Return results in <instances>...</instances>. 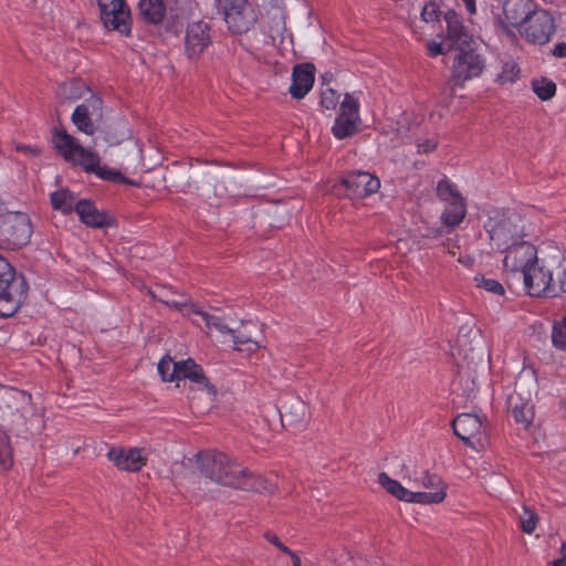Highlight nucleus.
Masks as SVG:
<instances>
[{
    "mask_svg": "<svg viewBox=\"0 0 566 566\" xmlns=\"http://www.w3.org/2000/svg\"><path fill=\"white\" fill-rule=\"evenodd\" d=\"M444 252L452 256H457L460 251V247L457 244V242H453L451 240H448L446 243H443ZM458 261L461 263H464L465 265H470L472 262V259L468 256L467 259H462L461 255H459Z\"/></svg>",
    "mask_w": 566,
    "mask_h": 566,
    "instance_id": "nucleus-51",
    "label": "nucleus"
},
{
    "mask_svg": "<svg viewBox=\"0 0 566 566\" xmlns=\"http://www.w3.org/2000/svg\"><path fill=\"white\" fill-rule=\"evenodd\" d=\"M552 343L557 349L566 350V313L553 325Z\"/></svg>",
    "mask_w": 566,
    "mask_h": 566,
    "instance_id": "nucleus-41",
    "label": "nucleus"
},
{
    "mask_svg": "<svg viewBox=\"0 0 566 566\" xmlns=\"http://www.w3.org/2000/svg\"><path fill=\"white\" fill-rule=\"evenodd\" d=\"M520 74V67L513 60H507L502 63V71L497 75V80L502 84L513 83L517 80Z\"/></svg>",
    "mask_w": 566,
    "mask_h": 566,
    "instance_id": "nucleus-42",
    "label": "nucleus"
},
{
    "mask_svg": "<svg viewBox=\"0 0 566 566\" xmlns=\"http://www.w3.org/2000/svg\"><path fill=\"white\" fill-rule=\"evenodd\" d=\"M562 556L552 563V566H566V542L560 546Z\"/></svg>",
    "mask_w": 566,
    "mask_h": 566,
    "instance_id": "nucleus-58",
    "label": "nucleus"
},
{
    "mask_svg": "<svg viewBox=\"0 0 566 566\" xmlns=\"http://www.w3.org/2000/svg\"><path fill=\"white\" fill-rule=\"evenodd\" d=\"M106 457L119 471L132 473L139 472L147 462L139 448L113 447L108 450Z\"/></svg>",
    "mask_w": 566,
    "mask_h": 566,
    "instance_id": "nucleus-20",
    "label": "nucleus"
},
{
    "mask_svg": "<svg viewBox=\"0 0 566 566\" xmlns=\"http://www.w3.org/2000/svg\"><path fill=\"white\" fill-rule=\"evenodd\" d=\"M165 27L167 31L178 33L192 17V2L187 0H166Z\"/></svg>",
    "mask_w": 566,
    "mask_h": 566,
    "instance_id": "nucleus-25",
    "label": "nucleus"
},
{
    "mask_svg": "<svg viewBox=\"0 0 566 566\" xmlns=\"http://www.w3.org/2000/svg\"><path fill=\"white\" fill-rule=\"evenodd\" d=\"M52 143L66 161L81 166L85 171L92 172L104 180L135 185L134 181L124 177L119 170L102 166L99 156L94 151L85 149L64 128L53 129Z\"/></svg>",
    "mask_w": 566,
    "mask_h": 566,
    "instance_id": "nucleus-2",
    "label": "nucleus"
},
{
    "mask_svg": "<svg viewBox=\"0 0 566 566\" xmlns=\"http://www.w3.org/2000/svg\"><path fill=\"white\" fill-rule=\"evenodd\" d=\"M378 483L392 496L400 501H405L408 503H426L430 501H437L440 496L433 495H421L416 494L413 491L408 490L402 486L400 482L391 479L385 472L379 473Z\"/></svg>",
    "mask_w": 566,
    "mask_h": 566,
    "instance_id": "nucleus-27",
    "label": "nucleus"
},
{
    "mask_svg": "<svg viewBox=\"0 0 566 566\" xmlns=\"http://www.w3.org/2000/svg\"><path fill=\"white\" fill-rule=\"evenodd\" d=\"M211 24L205 20L188 22L185 30V54L197 60L211 45Z\"/></svg>",
    "mask_w": 566,
    "mask_h": 566,
    "instance_id": "nucleus-16",
    "label": "nucleus"
},
{
    "mask_svg": "<svg viewBox=\"0 0 566 566\" xmlns=\"http://www.w3.org/2000/svg\"><path fill=\"white\" fill-rule=\"evenodd\" d=\"M182 389L187 392V397L192 407L197 409H208L212 407L216 397L217 388L210 382L207 376H201L200 380L192 384L184 382Z\"/></svg>",
    "mask_w": 566,
    "mask_h": 566,
    "instance_id": "nucleus-21",
    "label": "nucleus"
},
{
    "mask_svg": "<svg viewBox=\"0 0 566 566\" xmlns=\"http://www.w3.org/2000/svg\"><path fill=\"white\" fill-rule=\"evenodd\" d=\"M286 555H289L291 557L293 566H301L302 565L301 558L294 552H292L291 549H289V553H286Z\"/></svg>",
    "mask_w": 566,
    "mask_h": 566,
    "instance_id": "nucleus-61",
    "label": "nucleus"
},
{
    "mask_svg": "<svg viewBox=\"0 0 566 566\" xmlns=\"http://www.w3.org/2000/svg\"><path fill=\"white\" fill-rule=\"evenodd\" d=\"M524 515L521 517V528L526 534H532L537 524V514L528 509L527 506H523Z\"/></svg>",
    "mask_w": 566,
    "mask_h": 566,
    "instance_id": "nucleus-46",
    "label": "nucleus"
},
{
    "mask_svg": "<svg viewBox=\"0 0 566 566\" xmlns=\"http://www.w3.org/2000/svg\"><path fill=\"white\" fill-rule=\"evenodd\" d=\"M94 94L91 87L82 80H71L61 83L56 91L55 96L60 104H70L77 99L84 98Z\"/></svg>",
    "mask_w": 566,
    "mask_h": 566,
    "instance_id": "nucleus-31",
    "label": "nucleus"
},
{
    "mask_svg": "<svg viewBox=\"0 0 566 566\" xmlns=\"http://www.w3.org/2000/svg\"><path fill=\"white\" fill-rule=\"evenodd\" d=\"M28 283L17 274L10 263L0 255V316L10 317L27 298Z\"/></svg>",
    "mask_w": 566,
    "mask_h": 566,
    "instance_id": "nucleus-5",
    "label": "nucleus"
},
{
    "mask_svg": "<svg viewBox=\"0 0 566 566\" xmlns=\"http://www.w3.org/2000/svg\"><path fill=\"white\" fill-rule=\"evenodd\" d=\"M190 314L199 315L203 319L208 329L214 328L221 334H230L231 332V328L227 326L221 317L201 311L196 304H191L190 310L185 313L186 316H190Z\"/></svg>",
    "mask_w": 566,
    "mask_h": 566,
    "instance_id": "nucleus-37",
    "label": "nucleus"
},
{
    "mask_svg": "<svg viewBox=\"0 0 566 566\" xmlns=\"http://www.w3.org/2000/svg\"><path fill=\"white\" fill-rule=\"evenodd\" d=\"M218 3L232 34L248 33L259 20V13L249 0H218Z\"/></svg>",
    "mask_w": 566,
    "mask_h": 566,
    "instance_id": "nucleus-8",
    "label": "nucleus"
},
{
    "mask_svg": "<svg viewBox=\"0 0 566 566\" xmlns=\"http://www.w3.org/2000/svg\"><path fill=\"white\" fill-rule=\"evenodd\" d=\"M523 280L526 293L531 296L555 295L553 273L538 259L523 271Z\"/></svg>",
    "mask_w": 566,
    "mask_h": 566,
    "instance_id": "nucleus-17",
    "label": "nucleus"
},
{
    "mask_svg": "<svg viewBox=\"0 0 566 566\" xmlns=\"http://www.w3.org/2000/svg\"><path fill=\"white\" fill-rule=\"evenodd\" d=\"M437 196L447 202L441 213V222L451 228L459 226L467 214L465 202L457 187L447 177L438 182Z\"/></svg>",
    "mask_w": 566,
    "mask_h": 566,
    "instance_id": "nucleus-11",
    "label": "nucleus"
},
{
    "mask_svg": "<svg viewBox=\"0 0 566 566\" xmlns=\"http://www.w3.org/2000/svg\"><path fill=\"white\" fill-rule=\"evenodd\" d=\"M32 231L27 213L15 211L0 216V248L17 249L25 245Z\"/></svg>",
    "mask_w": 566,
    "mask_h": 566,
    "instance_id": "nucleus-9",
    "label": "nucleus"
},
{
    "mask_svg": "<svg viewBox=\"0 0 566 566\" xmlns=\"http://www.w3.org/2000/svg\"><path fill=\"white\" fill-rule=\"evenodd\" d=\"M261 29L268 38L265 44L275 46L283 43L286 32L284 0H271L262 7Z\"/></svg>",
    "mask_w": 566,
    "mask_h": 566,
    "instance_id": "nucleus-12",
    "label": "nucleus"
},
{
    "mask_svg": "<svg viewBox=\"0 0 566 566\" xmlns=\"http://www.w3.org/2000/svg\"><path fill=\"white\" fill-rule=\"evenodd\" d=\"M504 268L511 271H524L528 265L536 262L537 249L523 239L504 249Z\"/></svg>",
    "mask_w": 566,
    "mask_h": 566,
    "instance_id": "nucleus-19",
    "label": "nucleus"
},
{
    "mask_svg": "<svg viewBox=\"0 0 566 566\" xmlns=\"http://www.w3.org/2000/svg\"><path fill=\"white\" fill-rule=\"evenodd\" d=\"M535 394V381L532 378L526 379L521 376L515 381L514 390L507 398V405L514 420L525 429L531 426L534 419V406L532 401Z\"/></svg>",
    "mask_w": 566,
    "mask_h": 566,
    "instance_id": "nucleus-10",
    "label": "nucleus"
},
{
    "mask_svg": "<svg viewBox=\"0 0 566 566\" xmlns=\"http://www.w3.org/2000/svg\"><path fill=\"white\" fill-rule=\"evenodd\" d=\"M531 85L533 92L541 101H549L556 94V84L546 77L534 78Z\"/></svg>",
    "mask_w": 566,
    "mask_h": 566,
    "instance_id": "nucleus-39",
    "label": "nucleus"
},
{
    "mask_svg": "<svg viewBox=\"0 0 566 566\" xmlns=\"http://www.w3.org/2000/svg\"><path fill=\"white\" fill-rule=\"evenodd\" d=\"M480 368H481L482 371L485 370V364H484V361L482 359H481Z\"/></svg>",
    "mask_w": 566,
    "mask_h": 566,
    "instance_id": "nucleus-62",
    "label": "nucleus"
},
{
    "mask_svg": "<svg viewBox=\"0 0 566 566\" xmlns=\"http://www.w3.org/2000/svg\"><path fill=\"white\" fill-rule=\"evenodd\" d=\"M148 294L151 296V298L164 303L168 307L181 311L184 314L190 310V305L192 304L189 302V298L185 295H181L180 300L172 298L171 292H169L165 287H160L158 292L148 290Z\"/></svg>",
    "mask_w": 566,
    "mask_h": 566,
    "instance_id": "nucleus-36",
    "label": "nucleus"
},
{
    "mask_svg": "<svg viewBox=\"0 0 566 566\" xmlns=\"http://www.w3.org/2000/svg\"><path fill=\"white\" fill-rule=\"evenodd\" d=\"M463 338L464 336L462 335L458 337L459 354L463 352V361L458 364V378L454 385L458 387L460 395L464 397L465 400H473L478 391V364L474 363L473 349H470L472 354L471 357H469L467 350L464 349L465 343Z\"/></svg>",
    "mask_w": 566,
    "mask_h": 566,
    "instance_id": "nucleus-14",
    "label": "nucleus"
},
{
    "mask_svg": "<svg viewBox=\"0 0 566 566\" xmlns=\"http://www.w3.org/2000/svg\"><path fill=\"white\" fill-rule=\"evenodd\" d=\"M125 0H98V8L101 13V19L104 24H113L114 20L109 19V11L115 10V8L122 9Z\"/></svg>",
    "mask_w": 566,
    "mask_h": 566,
    "instance_id": "nucleus-45",
    "label": "nucleus"
},
{
    "mask_svg": "<svg viewBox=\"0 0 566 566\" xmlns=\"http://www.w3.org/2000/svg\"><path fill=\"white\" fill-rule=\"evenodd\" d=\"M80 220L88 227L104 228L111 224L108 214L98 210L90 200H80L75 205Z\"/></svg>",
    "mask_w": 566,
    "mask_h": 566,
    "instance_id": "nucleus-32",
    "label": "nucleus"
},
{
    "mask_svg": "<svg viewBox=\"0 0 566 566\" xmlns=\"http://www.w3.org/2000/svg\"><path fill=\"white\" fill-rule=\"evenodd\" d=\"M447 23V35L443 43H449V49H460L471 45L473 36L463 23L462 18L453 10L444 13Z\"/></svg>",
    "mask_w": 566,
    "mask_h": 566,
    "instance_id": "nucleus-22",
    "label": "nucleus"
},
{
    "mask_svg": "<svg viewBox=\"0 0 566 566\" xmlns=\"http://www.w3.org/2000/svg\"><path fill=\"white\" fill-rule=\"evenodd\" d=\"M333 560L335 566H359V562L346 551L334 553Z\"/></svg>",
    "mask_w": 566,
    "mask_h": 566,
    "instance_id": "nucleus-50",
    "label": "nucleus"
},
{
    "mask_svg": "<svg viewBox=\"0 0 566 566\" xmlns=\"http://www.w3.org/2000/svg\"><path fill=\"white\" fill-rule=\"evenodd\" d=\"M230 334L232 335L234 348L237 350L255 352L260 347L259 342L255 338H253L250 334H247L241 331H235L232 328Z\"/></svg>",
    "mask_w": 566,
    "mask_h": 566,
    "instance_id": "nucleus-40",
    "label": "nucleus"
},
{
    "mask_svg": "<svg viewBox=\"0 0 566 566\" xmlns=\"http://www.w3.org/2000/svg\"><path fill=\"white\" fill-rule=\"evenodd\" d=\"M457 50L458 53L452 64L451 76L447 82L450 96L454 95L457 87H462L467 81L478 77L484 69L483 59L471 45L461 46Z\"/></svg>",
    "mask_w": 566,
    "mask_h": 566,
    "instance_id": "nucleus-7",
    "label": "nucleus"
},
{
    "mask_svg": "<svg viewBox=\"0 0 566 566\" xmlns=\"http://www.w3.org/2000/svg\"><path fill=\"white\" fill-rule=\"evenodd\" d=\"M555 283V293L557 291L566 292V266L560 264L559 271L557 272V277L554 280Z\"/></svg>",
    "mask_w": 566,
    "mask_h": 566,
    "instance_id": "nucleus-52",
    "label": "nucleus"
},
{
    "mask_svg": "<svg viewBox=\"0 0 566 566\" xmlns=\"http://www.w3.org/2000/svg\"><path fill=\"white\" fill-rule=\"evenodd\" d=\"M474 282L476 283L478 287L496 295H503L505 292L503 285L499 281L494 279H488L482 274L475 275Z\"/></svg>",
    "mask_w": 566,
    "mask_h": 566,
    "instance_id": "nucleus-44",
    "label": "nucleus"
},
{
    "mask_svg": "<svg viewBox=\"0 0 566 566\" xmlns=\"http://www.w3.org/2000/svg\"><path fill=\"white\" fill-rule=\"evenodd\" d=\"M51 205L54 210H59L62 213H71L75 210L76 196L66 188L59 189L51 193Z\"/></svg>",
    "mask_w": 566,
    "mask_h": 566,
    "instance_id": "nucleus-35",
    "label": "nucleus"
},
{
    "mask_svg": "<svg viewBox=\"0 0 566 566\" xmlns=\"http://www.w3.org/2000/svg\"><path fill=\"white\" fill-rule=\"evenodd\" d=\"M359 123L358 102L350 94H346L332 127V133L337 139L352 137L358 132Z\"/></svg>",
    "mask_w": 566,
    "mask_h": 566,
    "instance_id": "nucleus-18",
    "label": "nucleus"
},
{
    "mask_svg": "<svg viewBox=\"0 0 566 566\" xmlns=\"http://www.w3.org/2000/svg\"><path fill=\"white\" fill-rule=\"evenodd\" d=\"M196 361L191 358L177 361L174 365V371L177 374L176 380L184 381V378L189 377V374L192 371V366H196Z\"/></svg>",
    "mask_w": 566,
    "mask_h": 566,
    "instance_id": "nucleus-48",
    "label": "nucleus"
},
{
    "mask_svg": "<svg viewBox=\"0 0 566 566\" xmlns=\"http://www.w3.org/2000/svg\"><path fill=\"white\" fill-rule=\"evenodd\" d=\"M264 538H265L269 543H271L272 545H274L276 548H279L282 553H284V554L289 553V549H290V548H289L287 546H285V545L281 542L280 537H279L276 534H274V533H272V532H266V533H264Z\"/></svg>",
    "mask_w": 566,
    "mask_h": 566,
    "instance_id": "nucleus-53",
    "label": "nucleus"
},
{
    "mask_svg": "<svg viewBox=\"0 0 566 566\" xmlns=\"http://www.w3.org/2000/svg\"><path fill=\"white\" fill-rule=\"evenodd\" d=\"M15 150L19 153H23L28 157H36L40 155L41 150L36 146L17 144Z\"/></svg>",
    "mask_w": 566,
    "mask_h": 566,
    "instance_id": "nucleus-54",
    "label": "nucleus"
},
{
    "mask_svg": "<svg viewBox=\"0 0 566 566\" xmlns=\"http://www.w3.org/2000/svg\"><path fill=\"white\" fill-rule=\"evenodd\" d=\"M413 483L418 488H423L426 490H434L433 492H431V491H428V492L413 491L416 494L428 495V496H430V495L431 496H433V495L441 496L437 501L421 503L422 505L439 504V503L443 502L447 496V484L436 473H431L427 470L416 472Z\"/></svg>",
    "mask_w": 566,
    "mask_h": 566,
    "instance_id": "nucleus-26",
    "label": "nucleus"
},
{
    "mask_svg": "<svg viewBox=\"0 0 566 566\" xmlns=\"http://www.w3.org/2000/svg\"><path fill=\"white\" fill-rule=\"evenodd\" d=\"M14 465L13 448L8 432L0 428V469L10 471Z\"/></svg>",
    "mask_w": 566,
    "mask_h": 566,
    "instance_id": "nucleus-38",
    "label": "nucleus"
},
{
    "mask_svg": "<svg viewBox=\"0 0 566 566\" xmlns=\"http://www.w3.org/2000/svg\"><path fill=\"white\" fill-rule=\"evenodd\" d=\"M235 489L248 492L273 494L276 490V485L261 474L252 472L243 467V472L239 475Z\"/></svg>",
    "mask_w": 566,
    "mask_h": 566,
    "instance_id": "nucleus-30",
    "label": "nucleus"
},
{
    "mask_svg": "<svg viewBox=\"0 0 566 566\" xmlns=\"http://www.w3.org/2000/svg\"><path fill=\"white\" fill-rule=\"evenodd\" d=\"M555 30L554 17L537 6L518 32L528 43L544 45L549 42Z\"/></svg>",
    "mask_w": 566,
    "mask_h": 566,
    "instance_id": "nucleus-13",
    "label": "nucleus"
},
{
    "mask_svg": "<svg viewBox=\"0 0 566 566\" xmlns=\"http://www.w3.org/2000/svg\"><path fill=\"white\" fill-rule=\"evenodd\" d=\"M315 67L311 63L297 64L293 67L292 84L289 88L292 97L303 98L314 84Z\"/></svg>",
    "mask_w": 566,
    "mask_h": 566,
    "instance_id": "nucleus-28",
    "label": "nucleus"
},
{
    "mask_svg": "<svg viewBox=\"0 0 566 566\" xmlns=\"http://www.w3.org/2000/svg\"><path fill=\"white\" fill-rule=\"evenodd\" d=\"M43 411L33 402L32 395L14 387H0V422L18 437H27L43 428Z\"/></svg>",
    "mask_w": 566,
    "mask_h": 566,
    "instance_id": "nucleus-1",
    "label": "nucleus"
},
{
    "mask_svg": "<svg viewBox=\"0 0 566 566\" xmlns=\"http://www.w3.org/2000/svg\"><path fill=\"white\" fill-rule=\"evenodd\" d=\"M102 118L103 99L96 94L85 97L84 102L75 107L71 116V120L76 128L86 135L95 134L97 129L95 123Z\"/></svg>",
    "mask_w": 566,
    "mask_h": 566,
    "instance_id": "nucleus-15",
    "label": "nucleus"
},
{
    "mask_svg": "<svg viewBox=\"0 0 566 566\" xmlns=\"http://www.w3.org/2000/svg\"><path fill=\"white\" fill-rule=\"evenodd\" d=\"M552 54L555 56V57H566V42H560V43H557L553 50H552Z\"/></svg>",
    "mask_w": 566,
    "mask_h": 566,
    "instance_id": "nucleus-57",
    "label": "nucleus"
},
{
    "mask_svg": "<svg viewBox=\"0 0 566 566\" xmlns=\"http://www.w3.org/2000/svg\"><path fill=\"white\" fill-rule=\"evenodd\" d=\"M427 51L430 56H437L446 53L443 51V43H438L436 41H429L427 43Z\"/></svg>",
    "mask_w": 566,
    "mask_h": 566,
    "instance_id": "nucleus-56",
    "label": "nucleus"
},
{
    "mask_svg": "<svg viewBox=\"0 0 566 566\" xmlns=\"http://www.w3.org/2000/svg\"><path fill=\"white\" fill-rule=\"evenodd\" d=\"M483 227L493 249L504 252L511 244L525 237V227L520 214L505 210L489 212Z\"/></svg>",
    "mask_w": 566,
    "mask_h": 566,
    "instance_id": "nucleus-4",
    "label": "nucleus"
},
{
    "mask_svg": "<svg viewBox=\"0 0 566 566\" xmlns=\"http://www.w3.org/2000/svg\"><path fill=\"white\" fill-rule=\"evenodd\" d=\"M281 419H284L287 427L292 430L303 429L311 420L310 407L301 398H293L286 405L284 415H281Z\"/></svg>",
    "mask_w": 566,
    "mask_h": 566,
    "instance_id": "nucleus-29",
    "label": "nucleus"
},
{
    "mask_svg": "<svg viewBox=\"0 0 566 566\" xmlns=\"http://www.w3.org/2000/svg\"><path fill=\"white\" fill-rule=\"evenodd\" d=\"M536 7L533 0H505L502 6V22L520 30Z\"/></svg>",
    "mask_w": 566,
    "mask_h": 566,
    "instance_id": "nucleus-24",
    "label": "nucleus"
},
{
    "mask_svg": "<svg viewBox=\"0 0 566 566\" xmlns=\"http://www.w3.org/2000/svg\"><path fill=\"white\" fill-rule=\"evenodd\" d=\"M418 148H419V151H422V153H430V151H432L433 149H436V143H432V142H430V140H426L424 143L419 144V145H418Z\"/></svg>",
    "mask_w": 566,
    "mask_h": 566,
    "instance_id": "nucleus-59",
    "label": "nucleus"
},
{
    "mask_svg": "<svg viewBox=\"0 0 566 566\" xmlns=\"http://www.w3.org/2000/svg\"><path fill=\"white\" fill-rule=\"evenodd\" d=\"M420 15L422 21L427 23L434 22L439 20L441 11L437 3L430 1L422 7Z\"/></svg>",
    "mask_w": 566,
    "mask_h": 566,
    "instance_id": "nucleus-47",
    "label": "nucleus"
},
{
    "mask_svg": "<svg viewBox=\"0 0 566 566\" xmlns=\"http://www.w3.org/2000/svg\"><path fill=\"white\" fill-rule=\"evenodd\" d=\"M482 427V420L469 412L457 416L452 421L454 434L471 448H474V440H479Z\"/></svg>",
    "mask_w": 566,
    "mask_h": 566,
    "instance_id": "nucleus-23",
    "label": "nucleus"
},
{
    "mask_svg": "<svg viewBox=\"0 0 566 566\" xmlns=\"http://www.w3.org/2000/svg\"><path fill=\"white\" fill-rule=\"evenodd\" d=\"M379 188L378 177L368 171L353 170L344 172L339 181L333 185L331 191L337 197L355 200L376 193Z\"/></svg>",
    "mask_w": 566,
    "mask_h": 566,
    "instance_id": "nucleus-6",
    "label": "nucleus"
},
{
    "mask_svg": "<svg viewBox=\"0 0 566 566\" xmlns=\"http://www.w3.org/2000/svg\"><path fill=\"white\" fill-rule=\"evenodd\" d=\"M195 462L203 478L227 488L235 489L239 475L243 472L242 464L216 450L198 452Z\"/></svg>",
    "mask_w": 566,
    "mask_h": 566,
    "instance_id": "nucleus-3",
    "label": "nucleus"
},
{
    "mask_svg": "<svg viewBox=\"0 0 566 566\" xmlns=\"http://www.w3.org/2000/svg\"><path fill=\"white\" fill-rule=\"evenodd\" d=\"M108 18L114 20L113 24H104L108 30H114L119 32L123 35L130 34V11L126 3L123 4L122 9L115 8V10L109 11Z\"/></svg>",
    "mask_w": 566,
    "mask_h": 566,
    "instance_id": "nucleus-34",
    "label": "nucleus"
},
{
    "mask_svg": "<svg viewBox=\"0 0 566 566\" xmlns=\"http://www.w3.org/2000/svg\"><path fill=\"white\" fill-rule=\"evenodd\" d=\"M465 4V8L468 10V12L470 14H474L476 9H475V0H462Z\"/></svg>",
    "mask_w": 566,
    "mask_h": 566,
    "instance_id": "nucleus-60",
    "label": "nucleus"
},
{
    "mask_svg": "<svg viewBox=\"0 0 566 566\" xmlns=\"http://www.w3.org/2000/svg\"><path fill=\"white\" fill-rule=\"evenodd\" d=\"M201 376H206L203 369L200 365L196 364V366H192V371L189 374V377L184 378V382H187V385L192 384L200 380Z\"/></svg>",
    "mask_w": 566,
    "mask_h": 566,
    "instance_id": "nucleus-55",
    "label": "nucleus"
},
{
    "mask_svg": "<svg viewBox=\"0 0 566 566\" xmlns=\"http://www.w3.org/2000/svg\"><path fill=\"white\" fill-rule=\"evenodd\" d=\"M175 361L169 355H165L157 365L158 374L164 381H175L176 373L174 371Z\"/></svg>",
    "mask_w": 566,
    "mask_h": 566,
    "instance_id": "nucleus-43",
    "label": "nucleus"
},
{
    "mask_svg": "<svg viewBox=\"0 0 566 566\" xmlns=\"http://www.w3.org/2000/svg\"><path fill=\"white\" fill-rule=\"evenodd\" d=\"M339 101V94L333 88H326L322 92L321 105L326 109H334Z\"/></svg>",
    "mask_w": 566,
    "mask_h": 566,
    "instance_id": "nucleus-49",
    "label": "nucleus"
},
{
    "mask_svg": "<svg viewBox=\"0 0 566 566\" xmlns=\"http://www.w3.org/2000/svg\"><path fill=\"white\" fill-rule=\"evenodd\" d=\"M166 0H139L138 15L149 24H161L166 18Z\"/></svg>",
    "mask_w": 566,
    "mask_h": 566,
    "instance_id": "nucleus-33",
    "label": "nucleus"
}]
</instances>
